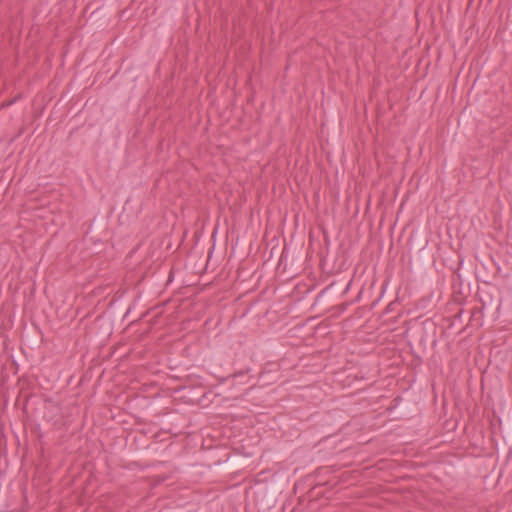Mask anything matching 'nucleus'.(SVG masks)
<instances>
[{"instance_id": "1", "label": "nucleus", "mask_w": 512, "mask_h": 512, "mask_svg": "<svg viewBox=\"0 0 512 512\" xmlns=\"http://www.w3.org/2000/svg\"><path fill=\"white\" fill-rule=\"evenodd\" d=\"M14 101H10V102H7V103H3L1 107H7L9 105H11Z\"/></svg>"}]
</instances>
